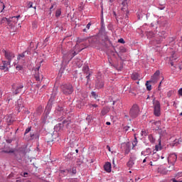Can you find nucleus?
Masks as SVG:
<instances>
[{"mask_svg":"<svg viewBox=\"0 0 182 182\" xmlns=\"http://www.w3.org/2000/svg\"><path fill=\"white\" fill-rule=\"evenodd\" d=\"M19 18H21V15L11 16L9 18L6 17H4L1 18V23H6V25H8V26H9V28H15V25L18 23Z\"/></svg>","mask_w":182,"mask_h":182,"instance_id":"nucleus-1","label":"nucleus"},{"mask_svg":"<svg viewBox=\"0 0 182 182\" xmlns=\"http://www.w3.org/2000/svg\"><path fill=\"white\" fill-rule=\"evenodd\" d=\"M154 114L156 117H160L161 116V105L160 101L156 100V97H154L152 100Z\"/></svg>","mask_w":182,"mask_h":182,"instance_id":"nucleus-2","label":"nucleus"},{"mask_svg":"<svg viewBox=\"0 0 182 182\" xmlns=\"http://www.w3.org/2000/svg\"><path fill=\"white\" fill-rule=\"evenodd\" d=\"M61 90L66 96L73 93V86L72 84H64L61 85Z\"/></svg>","mask_w":182,"mask_h":182,"instance_id":"nucleus-3","label":"nucleus"},{"mask_svg":"<svg viewBox=\"0 0 182 182\" xmlns=\"http://www.w3.org/2000/svg\"><path fill=\"white\" fill-rule=\"evenodd\" d=\"M139 114H140V108H139V105L134 104L129 110V115L132 119H136Z\"/></svg>","mask_w":182,"mask_h":182,"instance_id":"nucleus-4","label":"nucleus"},{"mask_svg":"<svg viewBox=\"0 0 182 182\" xmlns=\"http://www.w3.org/2000/svg\"><path fill=\"white\" fill-rule=\"evenodd\" d=\"M2 53L4 55L5 59L7 60L8 62L11 63L12 60L15 59V53L9 50H2Z\"/></svg>","mask_w":182,"mask_h":182,"instance_id":"nucleus-5","label":"nucleus"},{"mask_svg":"<svg viewBox=\"0 0 182 182\" xmlns=\"http://www.w3.org/2000/svg\"><path fill=\"white\" fill-rule=\"evenodd\" d=\"M9 69H11V63L8 60H2L0 64V70H3L4 72H9Z\"/></svg>","mask_w":182,"mask_h":182,"instance_id":"nucleus-6","label":"nucleus"},{"mask_svg":"<svg viewBox=\"0 0 182 182\" xmlns=\"http://www.w3.org/2000/svg\"><path fill=\"white\" fill-rule=\"evenodd\" d=\"M12 92L13 95H18L22 92V89H23V84H13L12 86Z\"/></svg>","mask_w":182,"mask_h":182,"instance_id":"nucleus-7","label":"nucleus"},{"mask_svg":"<svg viewBox=\"0 0 182 182\" xmlns=\"http://www.w3.org/2000/svg\"><path fill=\"white\" fill-rule=\"evenodd\" d=\"M167 161L168 164H171L172 168H174V164L176 161H177V154H171L167 158Z\"/></svg>","mask_w":182,"mask_h":182,"instance_id":"nucleus-8","label":"nucleus"},{"mask_svg":"<svg viewBox=\"0 0 182 182\" xmlns=\"http://www.w3.org/2000/svg\"><path fill=\"white\" fill-rule=\"evenodd\" d=\"M76 55H77V53H76V51L70 50L67 54H65L63 55V60H66V59H68V63H69V62H70V60H72V59H73V58H75Z\"/></svg>","mask_w":182,"mask_h":182,"instance_id":"nucleus-9","label":"nucleus"},{"mask_svg":"<svg viewBox=\"0 0 182 182\" xmlns=\"http://www.w3.org/2000/svg\"><path fill=\"white\" fill-rule=\"evenodd\" d=\"M170 171H171V169H167L165 166H160L157 168V173L159 174H161L162 176H166L168 174Z\"/></svg>","mask_w":182,"mask_h":182,"instance_id":"nucleus-10","label":"nucleus"},{"mask_svg":"<svg viewBox=\"0 0 182 182\" xmlns=\"http://www.w3.org/2000/svg\"><path fill=\"white\" fill-rule=\"evenodd\" d=\"M122 149L124 150L125 154H129L132 149V144L130 142H125L122 144Z\"/></svg>","mask_w":182,"mask_h":182,"instance_id":"nucleus-11","label":"nucleus"},{"mask_svg":"<svg viewBox=\"0 0 182 182\" xmlns=\"http://www.w3.org/2000/svg\"><path fill=\"white\" fill-rule=\"evenodd\" d=\"M160 76V70H156L154 74L151 76L149 82L151 83H157L159 82V77Z\"/></svg>","mask_w":182,"mask_h":182,"instance_id":"nucleus-12","label":"nucleus"},{"mask_svg":"<svg viewBox=\"0 0 182 182\" xmlns=\"http://www.w3.org/2000/svg\"><path fill=\"white\" fill-rule=\"evenodd\" d=\"M52 102H53V98H50L49 100V102L46 107L45 112L47 115L49 114V113H50V110H52Z\"/></svg>","mask_w":182,"mask_h":182,"instance_id":"nucleus-13","label":"nucleus"},{"mask_svg":"<svg viewBox=\"0 0 182 182\" xmlns=\"http://www.w3.org/2000/svg\"><path fill=\"white\" fill-rule=\"evenodd\" d=\"M96 89H103L105 87V82L103 80H97L95 83Z\"/></svg>","mask_w":182,"mask_h":182,"instance_id":"nucleus-14","label":"nucleus"},{"mask_svg":"<svg viewBox=\"0 0 182 182\" xmlns=\"http://www.w3.org/2000/svg\"><path fill=\"white\" fill-rule=\"evenodd\" d=\"M160 159V154L157 152H154L151 155V160L155 163V161H157Z\"/></svg>","mask_w":182,"mask_h":182,"instance_id":"nucleus-15","label":"nucleus"},{"mask_svg":"<svg viewBox=\"0 0 182 182\" xmlns=\"http://www.w3.org/2000/svg\"><path fill=\"white\" fill-rule=\"evenodd\" d=\"M104 168L107 173H110L112 171V164L110 162H107L104 166Z\"/></svg>","mask_w":182,"mask_h":182,"instance_id":"nucleus-16","label":"nucleus"},{"mask_svg":"<svg viewBox=\"0 0 182 182\" xmlns=\"http://www.w3.org/2000/svg\"><path fill=\"white\" fill-rule=\"evenodd\" d=\"M102 39L104 41V42H110V38H109V36L107 35V32L102 33Z\"/></svg>","mask_w":182,"mask_h":182,"instance_id":"nucleus-17","label":"nucleus"},{"mask_svg":"<svg viewBox=\"0 0 182 182\" xmlns=\"http://www.w3.org/2000/svg\"><path fill=\"white\" fill-rule=\"evenodd\" d=\"M158 36L161 38L160 41H163V39H166V37L167 36V33H166V31H162L161 32H159Z\"/></svg>","mask_w":182,"mask_h":182,"instance_id":"nucleus-18","label":"nucleus"},{"mask_svg":"<svg viewBox=\"0 0 182 182\" xmlns=\"http://www.w3.org/2000/svg\"><path fill=\"white\" fill-rule=\"evenodd\" d=\"M131 77L132 80H140V75L137 73H132Z\"/></svg>","mask_w":182,"mask_h":182,"instance_id":"nucleus-19","label":"nucleus"},{"mask_svg":"<svg viewBox=\"0 0 182 182\" xmlns=\"http://www.w3.org/2000/svg\"><path fill=\"white\" fill-rule=\"evenodd\" d=\"M159 134H160V140H161V137H166L167 136V131L166 129H159Z\"/></svg>","mask_w":182,"mask_h":182,"instance_id":"nucleus-20","label":"nucleus"},{"mask_svg":"<svg viewBox=\"0 0 182 182\" xmlns=\"http://www.w3.org/2000/svg\"><path fill=\"white\" fill-rule=\"evenodd\" d=\"M162 147H161V139H159V144L155 146V150L156 151H160V150H161Z\"/></svg>","mask_w":182,"mask_h":182,"instance_id":"nucleus-21","label":"nucleus"},{"mask_svg":"<svg viewBox=\"0 0 182 182\" xmlns=\"http://www.w3.org/2000/svg\"><path fill=\"white\" fill-rule=\"evenodd\" d=\"M178 144H181V139H175L171 145H172L173 147L176 146H178Z\"/></svg>","mask_w":182,"mask_h":182,"instance_id":"nucleus-22","label":"nucleus"},{"mask_svg":"<svg viewBox=\"0 0 182 182\" xmlns=\"http://www.w3.org/2000/svg\"><path fill=\"white\" fill-rule=\"evenodd\" d=\"M91 95L94 99H95V100H97L98 102H99V100H99V95H97V93H96V92L92 91Z\"/></svg>","mask_w":182,"mask_h":182,"instance_id":"nucleus-23","label":"nucleus"},{"mask_svg":"<svg viewBox=\"0 0 182 182\" xmlns=\"http://www.w3.org/2000/svg\"><path fill=\"white\" fill-rule=\"evenodd\" d=\"M30 137L31 140H33V139H39V134L31 132Z\"/></svg>","mask_w":182,"mask_h":182,"instance_id":"nucleus-24","label":"nucleus"},{"mask_svg":"<svg viewBox=\"0 0 182 182\" xmlns=\"http://www.w3.org/2000/svg\"><path fill=\"white\" fill-rule=\"evenodd\" d=\"M127 166L129 168H132V167H133L134 166V161H132V159H129L127 164Z\"/></svg>","mask_w":182,"mask_h":182,"instance_id":"nucleus-25","label":"nucleus"},{"mask_svg":"<svg viewBox=\"0 0 182 182\" xmlns=\"http://www.w3.org/2000/svg\"><path fill=\"white\" fill-rule=\"evenodd\" d=\"M62 126H63V124H58L55 125L54 127V130L55 132H60V129H62Z\"/></svg>","mask_w":182,"mask_h":182,"instance_id":"nucleus-26","label":"nucleus"},{"mask_svg":"<svg viewBox=\"0 0 182 182\" xmlns=\"http://www.w3.org/2000/svg\"><path fill=\"white\" fill-rule=\"evenodd\" d=\"M151 82H150V80H149V81H146V90H149V91H150V90H151Z\"/></svg>","mask_w":182,"mask_h":182,"instance_id":"nucleus-27","label":"nucleus"},{"mask_svg":"<svg viewBox=\"0 0 182 182\" xmlns=\"http://www.w3.org/2000/svg\"><path fill=\"white\" fill-rule=\"evenodd\" d=\"M137 159V156L135 154L131 153L129 160H132V161H136Z\"/></svg>","mask_w":182,"mask_h":182,"instance_id":"nucleus-28","label":"nucleus"},{"mask_svg":"<svg viewBox=\"0 0 182 182\" xmlns=\"http://www.w3.org/2000/svg\"><path fill=\"white\" fill-rule=\"evenodd\" d=\"M148 139L151 143H155L156 142V138L153 136V135L150 134L148 136Z\"/></svg>","mask_w":182,"mask_h":182,"instance_id":"nucleus-29","label":"nucleus"},{"mask_svg":"<svg viewBox=\"0 0 182 182\" xmlns=\"http://www.w3.org/2000/svg\"><path fill=\"white\" fill-rule=\"evenodd\" d=\"M82 72L86 74L89 73V66L87 65H84L82 68Z\"/></svg>","mask_w":182,"mask_h":182,"instance_id":"nucleus-30","label":"nucleus"},{"mask_svg":"<svg viewBox=\"0 0 182 182\" xmlns=\"http://www.w3.org/2000/svg\"><path fill=\"white\" fill-rule=\"evenodd\" d=\"M26 56V54H25L24 52H23L21 54H18V57H17V60H21V59H23V58H25Z\"/></svg>","mask_w":182,"mask_h":182,"instance_id":"nucleus-31","label":"nucleus"},{"mask_svg":"<svg viewBox=\"0 0 182 182\" xmlns=\"http://www.w3.org/2000/svg\"><path fill=\"white\" fill-rule=\"evenodd\" d=\"M34 77L37 82H41V75H39V72L36 73Z\"/></svg>","mask_w":182,"mask_h":182,"instance_id":"nucleus-32","label":"nucleus"},{"mask_svg":"<svg viewBox=\"0 0 182 182\" xmlns=\"http://www.w3.org/2000/svg\"><path fill=\"white\" fill-rule=\"evenodd\" d=\"M106 32H107V31H106V27L105 26V25H101L100 33H105Z\"/></svg>","mask_w":182,"mask_h":182,"instance_id":"nucleus-33","label":"nucleus"},{"mask_svg":"<svg viewBox=\"0 0 182 182\" xmlns=\"http://www.w3.org/2000/svg\"><path fill=\"white\" fill-rule=\"evenodd\" d=\"M129 1L130 0H124V1H122V5L124 6V8L129 6Z\"/></svg>","mask_w":182,"mask_h":182,"instance_id":"nucleus-34","label":"nucleus"},{"mask_svg":"<svg viewBox=\"0 0 182 182\" xmlns=\"http://www.w3.org/2000/svg\"><path fill=\"white\" fill-rule=\"evenodd\" d=\"M173 60H177V56L175 53H173L170 58L171 62H173Z\"/></svg>","mask_w":182,"mask_h":182,"instance_id":"nucleus-35","label":"nucleus"},{"mask_svg":"<svg viewBox=\"0 0 182 182\" xmlns=\"http://www.w3.org/2000/svg\"><path fill=\"white\" fill-rule=\"evenodd\" d=\"M60 15H62V11H60V9H58L55 12L56 18H59V16H60Z\"/></svg>","mask_w":182,"mask_h":182,"instance_id":"nucleus-36","label":"nucleus"},{"mask_svg":"<svg viewBox=\"0 0 182 182\" xmlns=\"http://www.w3.org/2000/svg\"><path fill=\"white\" fill-rule=\"evenodd\" d=\"M119 52H120L121 53H126L127 52V50L126 48H124V47H121V48H119Z\"/></svg>","mask_w":182,"mask_h":182,"instance_id":"nucleus-37","label":"nucleus"},{"mask_svg":"<svg viewBox=\"0 0 182 182\" xmlns=\"http://www.w3.org/2000/svg\"><path fill=\"white\" fill-rule=\"evenodd\" d=\"M108 112H109V110H107V109L104 108V109L102 110V112H101L102 115V116H105V114H107Z\"/></svg>","mask_w":182,"mask_h":182,"instance_id":"nucleus-38","label":"nucleus"},{"mask_svg":"<svg viewBox=\"0 0 182 182\" xmlns=\"http://www.w3.org/2000/svg\"><path fill=\"white\" fill-rule=\"evenodd\" d=\"M151 153V149L150 148H147L145 150V154H146V156H149V154Z\"/></svg>","mask_w":182,"mask_h":182,"instance_id":"nucleus-39","label":"nucleus"},{"mask_svg":"<svg viewBox=\"0 0 182 182\" xmlns=\"http://www.w3.org/2000/svg\"><path fill=\"white\" fill-rule=\"evenodd\" d=\"M31 130H32V127H28L24 132V136H26V134H28V133H29Z\"/></svg>","mask_w":182,"mask_h":182,"instance_id":"nucleus-40","label":"nucleus"},{"mask_svg":"<svg viewBox=\"0 0 182 182\" xmlns=\"http://www.w3.org/2000/svg\"><path fill=\"white\" fill-rule=\"evenodd\" d=\"M132 149H134V147H136V146H137V138L134 139V141L132 143Z\"/></svg>","mask_w":182,"mask_h":182,"instance_id":"nucleus-41","label":"nucleus"},{"mask_svg":"<svg viewBox=\"0 0 182 182\" xmlns=\"http://www.w3.org/2000/svg\"><path fill=\"white\" fill-rule=\"evenodd\" d=\"M18 103H19V101H18V105H17V107H16L18 113H19V112H21V110H20L21 107H23V106H22L21 105H19Z\"/></svg>","mask_w":182,"mask_h":182,"instance_id":"nucleus-42","label":"nucleus"},{"mask_svg":"<svg viewBox=\"0 0 182 182\" xmlns=\"http://www.w3.org/2000/svg\"><path fill=\"white\" fill-rule=\"evenodd\" d=\"M16 70H22V69H23V67L21 65H17L16 66Z\"/></svg>","mask_w":182,"mask_h":182,"instance_id":"nucleus-43","label":"nucleus"},{"mask_svg":"<svg viewBox=\"0 0 182 182\" xmlns=\"http://www.w3.org/2000/svg\"><path fill=\"white\" fill-rule=\"evenodd\" d=\"M87 75L86 76V79H87V83H89V80H90V75H92V73H87Z\"/></svg>","mask_w":182,"mask_h":182,"instance_id":"nucleus-44","label":"nucleus"},{"mask_svg":"<svg viewBox=\"0 0 182 182\" xmlns=\"http://www.w3.org/2000/svg\"><path fill=\"white\" fill-rule=\"evenodd\" d=\"M147 36L148 38H153V36H154V33H153L152 31H150L149 33H147Z\"/></svg>","mask_w":182,"mask_h":182,"instance_id":"nucleus-45","label":"nucleus"},{"mask_svg":"<svg viewBox=\"0 0 182 182\" xmlns=\"http://www.w3.org/2000/svg\"><path fill=\"white\" fill-rule=\"evenodd\" d=\"M136 15H137V18H138V19H141V18H143V14H141V13H137L136 14Z\"/></svg>","mask_w":182,"mask_h":182,"instance_id":"nucleus-46","label":"nucleus"},{"mask_svg":"<svg viewBox=\"0 0 182 182\" xmlns=\"http://www.w3.org/2000/svg\"><path fill=\"white\" fill-rule=\"evenodd\" d=\"M33 3L32 1H29L27 4L28 8H33Z\"/></svg>","mask_w":182,"mask_h":182,"instance_id":"nucleus-47","label":"nucleus"},{"mask_svg":"<svg viewBox=\"0 0 182 182\" xmlns=\"http://www.w3.org/2000/svg\"><path fill=\"white\" fill-rule=\"evenodd\" d=\"M70 182H79V180L77 178L70 179Z\"/></svg>","mask_w":182,"mask_h":182,"instance_id":"nucleus-48","label":"nucleus"},{"mask_svg":"<svg viewBox=\"0 0 182 182\" xmlns=\"http://www.w3.org/2000/svg\"><path fill=\"white\" fill-rule=\"evenodd\" d=\"M173 95V92L171 90V91H168L167 92V97H171V95Z\"/></svg>","mask_w":182,"mask_h":182,"instance_id":"nucleus-49","label":"nucleus"},{"mask_svg":"<svg viewBox=\"0 0 182 182\" xmlns=\"http://www.w3.org/2000/svg\"><path fill=\"white\" fill-rule=\"evenodd\" d=\"M38 114H41L42 113V107H38L37 109Z\"/></svg>","mask_w":182,"mask_h":182,"instance_id":"nucleus-50","label":"nucleus"},{"mask_svg":"<svg viewBox=\"0 0 182 182\" xmlns=\"http://www.w3.org/2000/svg\"><path fill=\"white\" fill-rule=\"evenodd\" d=\"M161 83H163V81H161L160 82H159V86H158V90H161Z\"/></svg>","mask_w":182,"mask_h":182,"instance_id":"nucleus-51","label":"nucleus"},{"mask_svg":"<svg viewBox=\"0 0 182 182\" xmlns=\"http://www.w3.org/2000/svg\"><path fill=\"white\" fill-rule=\"evenodd\" d=\"M0 6L2 7V11H4V9H5V4H4L3 2L0 3Z\"/></svg>","mask_w":182,"mask_h":182,"instance_id":"nucleus-52","label":"nucleus"},{"mask_svg":"<svg viewBox=\"0 0 182 182\" xmlns=\"http://www.w3.org/2000/svg\"><path fill=\"white\" fill-rule=\"evenodd\" d=\"M4 153H9H9H14V150H9V151L8 150H4Z\"/></svg>","mask_w":182,"mask_h":182,"instance_id":"nucleus-53","label":"nucleus"},{"mask_svg":"<svg viewBox=\"0 0 182 182\" xmlns=\"http://www.w3.org/2000/svg\"><path fill=\"white\" fill-rule=\"evenodd\" d=\"M90 26H92V23H88L86 26L87 29H90Z\"/></svg>","mask_w":182,"mask_h":182,"instance_id":"nucleus-54","label":"nucleus"},{"mask_svg":"<svg viewBox=\"0 0 182 182\" xmlns=\"http://www.w3.org/2000/svg\"><path fill=\"white\" fill-rule=\"evenodd\" d=\"M118 42H119V43H124V39L120 38V39L118 40Z\"/></svg>","mask_w":182,"mask_h":182,"instance_id":"nucleus-55","label":"nucleus"},{"mask_svg":"<svg viewBox=\"0 0 182 182\" xmlns=\"http://www.w3.org/2000/svg\"><path fill=\"white\" fill-rule=\"evenodd\" d=\"M70 123V121H66V120H64L63 122V124H69Z\"/></svg>","mask_w":182,"mask_h":182,"instance_id":"nucleus-56","label":"nucleus"},{"mask_svg":"<svg viewBox=\"0 0 182 182\" xmlns=\"http://www.w3.org/2000/svg\"><path fill=\"white\" fill-rule=\"evenodd\" d=\"M26 55H31V50H27L26 51L23 52Z\"/></svg>","mask_w":182,"mask_h":182,"instance_id":"nucleus-57","label":"nucleus"},{"mask_svg":"<svg viewBox=\"0 0 182 182\" xmlns=\"http://www.w3.org/2000/svg\"><path fill=\"white\" fill-rule=\"evenodd\" d=\"M178 93L180 96H182V88L178 90Z\"/></svg>","mask_w":182,"mask_h":182,"instance_id":"nucleus-58","label":"nucleus"},{"mask_svg":"<svg viewBox=\"0 0 182 182\" xmlns=\"http://www.w3.org/2000/svg\"><path fill=\"white\" fill-rule=\"evenodd\" d=\"M72 173H73V174H76V168H72Z\"/></svg>","mask_w":182,"mask_h":182,"instance_id":"nucleus-59","label":"nucleus"},{"mask_svg":"<svg viewBox=\"0 0 182 182\" xmlns=\"http://www.w3.org/2000/svg\"><path fill=\"white\" fill-rule=\"evenodd\" d=\"M141 156H147L145 151L141 152Z\"/></svg>","mask_w":182,"mask_h":182,"instance_id":"nucleus-60","label":"nucleus"},{"mask_svg":"<svg viewBox=\"0 0 182 182\" xmlns=\"http://www.w3.org/2000/svg\"><path fill=\"white\" fill-rule=\"evenodd\" d=\"M149 166H156V164H154L153 161H151L149 162Z\"/></svg>","mask_w":182,"mask_h":182,"instance_id":"nucleus-61","label":"nucleus"},{"mask_svg":"<svg viewBox=\"0 0 182 182\" xmlns=\"http://www.w3.org/2000/svg\"><path fill=\"white\" fill-rule=\"evenodd\" d=\"M101 25H105V20L103 18H101Z\"/></svg>","mask_w":182,"mask_h":182,"instance_id":"nucleus-62","label":"nucleus"},{"mask_svg":"<svg viewBox=\"0 0 182 182\" xmlns=\"http://www.w3.org/2000/svg\"><path fill=\"white\" fill-rule=\"evenodd\" d=\"M172 181L173 182H182V181H178L176 180V178H173Z\"/></svg>","mask_w":182,"mask_h":182,"instance_id":"nucleus-63","label":"nucleus"},{"mask_svg":"<svg viewBox=\"0 0 182 182\" xmlns=\"http://www.w3.org/2000/svg\"><path fill=\"white\" fill-rule=\"evenodd\" d=\"M92 107H97V105L96 104H92L91 105Z\"/></svg>","mask_w":182,"mask_h":182,"instance_id":"nucleus-64","label":"nucleus"}]
</instances>
